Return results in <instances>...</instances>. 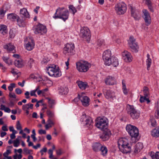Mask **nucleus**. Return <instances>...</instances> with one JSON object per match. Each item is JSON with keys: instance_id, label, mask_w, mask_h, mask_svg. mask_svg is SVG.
Masks as SVG:
<instances>
[{"instance_id": "1", "label": "nucleus", "mask_w": 159, "mask_h": 159, "mask_svg": "<svg viewBox=\"0 0 159 159\" xmlns=\"http://www.w3.org/2000/svg\"><path fill=\"white\" fill-rule=\"evenodd\" d=\"M69 16V12L64 7H59L56 10L53 18L55 19H61L65 21L68 19Z\"/></svg>"}, {"instance_id": "2", "label": "nucleus", "mask_w": 159, "mask_h": 159, "mask_svg": "<svg viewBox=\"0 0 159 159\" xmlns=\"http://www.w3.org/2000/svg\"><path fill=\"white\" fill-rule=\"evenodd\" d=\"M91 64L85 61H80L76 63V69L80 72H87L91 67Z\"/></svg>"}, {"instance_id": "3", "label": "nucleus", "mask_w": 159, "mask_h": 159, "mask_svg": "<svg viewBox=\"0 0 159 159\" xmlns=\"http://www.w3.org/2000/svg\"><path fill=\"white\" fill-rule=\"evenodd\" d=\"M47 69L48 74L51 76L57 77L61 75V72L56 65H50L47 67Z\"/></svg>"}, {"instance_id": "4", "label": "nucleus", "mask_w": 159, "mask_h": 159, "mask_svg": "<svg viewBox=\"0 0 159 159\" xmlns=\"http://www.w3.org/2000/svg\"><path fill=\"white\" fill-rule=\"evenodd\" d=\"M96 126L98 128L102 130L107 129V119L105 117H99L97 118Z\"/></svg>"}, {"instance_id": "5", "label": "nucleus", "mask_w": 159, "mask_h": 159, "mask_svg": "<svg viewBox=\"0 0 159 159\" xmlns=\"http://www.w3.org/2000/svg\"><path fill=\"white\" fill-rule=\"evenodd\" d=\"M80 36L83 39L89 42L91 37V34L90 30L87 27H83L80 30Z\"/></svg>"}, {"instance_id": "6", "label": "nucleus", "mask_w": 159, "mask_h": 159, "mask_svg": "<svg viewBox=\"0 0 159 159\" xmlns=\"http://www.w3.org/2000/svg\"><path fill=\"white\" fill-rule=\"evenodd\" d=\"M127 8L126 4L123 2L116 4L115 7L116 12L119 15L124 14L126 11Z\"/></svg>"}, {"instance_id": "7", "label": "nucleus", "mask_w": 159, "mask_h": 159, "mask_svg": "<svg viewBox=\"0 0 159 159\" xmlns=\"http://www.w3.org/2000/svg\"><path fill=\"white\" fill-rule=\"evenodd\" d=\"M80 121L83 122L85 127L88 129H91L92 127L93 122L91 118L88 116H87L85 114H83Z\"/></svg>"}, {"instance_id": "8", "label": "nucleus", "mask_w": 159, "mask_h": 159, "mask_svg": "<svg viewBox=\"0 0 159 159\" xmlns=\"http://www.w3.org/2000/svg\"><path fill=\"white\" fill-rule=\"evenodd\" d=\"M127 112L133 119H137L140 116V113L135 109L133 106L128 105Z\"/></svg>"}, {"instance_id": "9", "label": "nucleus", "mask_w": 159, "mask_h": 159, "mask_svg": "<svg viewBox=\"0 0 159 159\" xmlns=\"http://www.w3.org/2000/svg\"><path fill=\"white\" fill-rule=\"evenodd\" d=\"M111 51L109 50H106L104 51L102 54V58L106 65L109 66L111 65Z\"/></svg>"}, {"instance_id": "10", "label": "nucleus", "mask_w": 159, "mask_h": 159, "mask_svg": "<svg viewBox=\"0 0 159 159\" xmlns=\"http://www.w3.org/2000/svg\"><path fill=\"white\" fill-rule=\"evenodd\" d=\"M34 32L36 34L42 35L46 33L47 29L46 26L39 24L34 27Z\"/></svg>"}, {"instance_id": "11", "label": "nucleus", "mask_w": 159, "mask_h": 159, "mask_svg": "<svg viewBox=\"0 0 159 159\" xmlns=\"http://www.w3.org/2000/svg\"><path fill=\"white\" fill-rule=\"evenodd\" d=\"M75 48L73 43H68L66 44L64 48V53L65 54L71 55L73 54Z\"/></svg>"}, {"instance_id": "12", "label": "nucleus", "mask_w": 159, "mask_h": 159, "mask_svg": "<svg viewBox=\"0 0 159 159\" xmlns=\"http://www.w3.org/2000/svg\"><path fill=\"white\" fill-rule=\"evenodd\" d=\"M128 44L133 52H137L139 48L137 44L135 42V39L132 37H130L128 41Z\"/></svg>"}, {"instance_id": "13", "label": "nucleus", "mask_w": 159, "mask_h": 159, "mask_svg": "<svg viewBox=\"0 0 159 159\" xmlns=\"http://www.w3.org/2000/svg\"><path fill=\"white\" fill-rule=\"evenodd\" d=\"M142 11L143 14V17L146 23V25H148L151 22V18L150 14L148 11L146 9H143Z\"/></svg>"}, {"instance_id": "14", "label": "nucleus", "mask_w": 159, "mask_h": 159, "mask_svg": "<svg viewBox=\"0 0 159 159\" xmlns=\"http://www.w3.org/2000/svg\"><path fill=\"white\" fill-rule=\"evenodd\" d=\"M129 9L131 11V15L135 20H138L139 19V11L136 9L135 7L130 6Z\"/></svg>"}, {"instance_id": "15", "label": "nucleus", "mask_w": 159, "mask_h": 159, "mask_svg": "<svg viewBox=\"0 0 159 159\" xmlns=\"http://www.w3.org/2000/svg\"><path fill=\"white\" fill-rule=\"evenodd\" d=\"M103 133L100 135V138L103 141H106L108 140L111 134V131L108 129L103 130Z\"/></svg>"}, {"instance_id": "16", "label": "nucleus", "mask_w": 159, "mask_h": 159, "mask_svg": "<svg viewBox=\"0 0 159 159\" xmlns=\"http://www.w3.org/2000/svg\"><path fill=\"white\" fill-rule=\"evenodd\" d=\"M123 57L127 62H130L132 60V56L131 53L127 51H124L122 53Z\"/></svg>"}, {"instance_id": "17", "label": "nucleus", "mask_w": 159, "mask_h": 159, "mask_svg": "<svg viewBox=\"0 0 159 159\" xmlns=\"http://www.w3.org/2000/svg\"><path fill=\"white\" fill-rule=\"evenodd\" d=\"M105 82L107 85H113L116 84V81L114 77L111 76H108L105 78Z\"/></svg>"}, {"instance_id": "18", "label": "nucleus", "mask_w": 159, "mask_h": 159, "mask_svg": "<svg viewBox=\"0 0 159 159\" xmlns=\"http://www.w3.org/2000/svg\"><path fill=\"white\" fill-rule=\"evenodd\" d=\"M103 93L105 97L108 99H113L115 97L114 93L110 90H107L105 91L104 90H103Z\"/></svg>"}, {"instance_id": "19", "label": "nucleus", "mask_w": 159, "mask_h": 159, "mask_svg": "<svg viewBox=\"0 0 159 159\" xmlns=\"http://www.w3.org/2000/svg\"><path fill=\"white\" fill-rule=\"evenodd\" d=\"M118 143L119 147L129 145L128 140L125 138H121L119 139Z\"/></svg>"}, {"instance_id": "20", "label": "nucleus", "mask_w": 159, "mask_h": 159, "mask_svg": "<svg viewBox=\"0 0 159 159\" xmlns=\"http://www.w3.org/2000/svg\"><path fill=\"white\" fill-rule=\"evenodd\" d=\"M80 98L81 101L84 106L87 107L89 105L90 99L88 97L82 95Z\"/></svg>"}, {"instance_id": "21", "label": "nucleus", "mask_w": 159, "mask_h": 159, "mask_svg": "<svg viewBox=\"0 0 159 159\" xmlns=\"http://www.w3.org/2000/svg\"><path fill=\"white\" fill-rule=\"evenodd\" d=\"M120 151L123 153H127L130 152L131 147L128 145L126 146L119 147Z\"/></svg>"}, {"instance_id": "22", "label": "nucleus", "mask_w": 159, "mask_h": 159, "mask_svg": "<svg viewBox=\"0 0 159 159\" xmlns=\"http://www.w3.org/2000/svg\"><path fill=\"white\" fill-rule=\"evenodd\" d=\"M34 46V43L33 40L31 39L26 44L25 47L26 49L29 51H31L32 50Z\"/></svg>"}, {"instance_id": "23", "label": "nucleus", "mask_w": 159, "mask_h": 159, "mask_svg": "<svg viewBox=\"0 0 159 159\" xmlns=\"http://www.w3.org/2000/svg\"><path fill=\"white\" fill-rule=\"evenodd\" d=\"M143 148V144L142 143H138L135 145L134 147V152L138 153L140 152Z\"/></svg>"}, {"instance_id": "24", "label": "nucleus", "mask_w": 159, "mask_h": 159, "mask_svg": "<svg viewBox=\"0 0 159 159\" xmlns=\"http://www.w3.org/2000/svg\"><path fill=\"white\" fill-rule=\"evenodd\" d=\"M4 49H7L9 52L13 51V53L15 52V47L11 43H10L5 45L4 46Z\"/></svg>"}, {"instance_id": "25", "label": "nucleus", "mask_w": 159, "mask_h": 159, "mask_svg": "<svg viewBox=\"0 0 159 159\" xmlns=\"http://www.w3.org/2000/svg\"><path fill=\"white\" fill-rule=\"evenodd\" d=\"M14 64L18 68L23 67L24 65V62L21 59H17L14 61Z\"/></svg>"}, {"instance_id": "26", "label": "nucleus", "mask_w": 159, "mask_h": 159, "mask_svg": "<svg viewBox=\"0 0 159 159\" xmlns=\"http://www.w3.org/2000/svg\"><path fill=\"white\" fill-rule=\"evenodd\" d=\"M134 129L129 134L132 137L137 138L139 135L138 129L136 127H134Z\"/></svg>"}, {"instance_id": "27", "label": "nucleus", "mask_w": 159, "mask_h": 159, "mask_svg": "<svg viewBox=\"0 0 159 159\" xmlns=\"http://www.w3.org/2000/svg\"><path fill=\"white\" fill-rule=\"evenodd\" d=\"M77 83L79 87L81 89H84L88 87L87 83L86 82L79 81H77Z\"/></svg>"}, {"instance_id": "28", "label": "nucleus", "mask_w": 159, "mask_h": 159, "mask_svg": "<svg viewBox=\"0 0 159 159\" xmlns=\"http://www.w3.org/2000/svg\"><path fill=\"white\" fill-rule=\"evenodd\" d=\"M7 33V27L3 25H0V34L5 35Z\"/></svg>"}, {"instance_id": "29", "label": "nucleus", "mask_w": 159, "mask_h": 159, "mask_svg": "<svg viewBox=\"0 0 159 159\" xmlns=\"http://www.w3.org/2000/svg\"><path fill=\"white\" fill-rule=\"evenodd\" d=\"M152 136L154 137H159V127H156L152 129L151 132Z\"/></svg>"}, {"instance_id": "30", "label": "nucleus", "mask_w": 159, "mask_h": 159, "mask_svg": "<svg viewBox=\"0 0 159 159\" xmlns=\"http://www.w3.org/2000/svg\"><path fill=\"white\" fill-rule=\"evenodd\" d=\"M102 145L99 143H94L92 146L93 149L95 152L100 151Z\"/></svg>"}, {"instance_id": "31", "label": "nucleus", "mask_w": 159, "mask_h": 159, "mask_svg": "<svg viewBox=\"0 0 159 159\" xmlns=\"http://www.w3.org/2000/svg\"><path fill=\"white\" fill-rule=\"evenodd\" d=\"M69 92L68 88L66 87H62L59 90V93L61 95H66Z\"/></svg>"}, {"instance_id": "32", "label": "nucleus", "mask_w": 159, "mask_h": 159, "mask_svg": "<svg viewBox=\"0 0 159 159\" xmlns=\"http://www.w3.org/2000/svg\"><path fill=\"white\" fill-rule=\"evenodd\" d=\"M33 104L30 103L23 105L22 106V109L23 111L29 110L30 109L33 108Z\"/></svg>"}, {"instance_id": "33", "label": "nucleus", "mask_w": 159, "mask_h": 159, "mask_svg": "<svg viewBox=\"0 0 159 159\" xmlns=\"http://www.w3.org/2000/svg\"><path fill=\"white\" fill-rule=\"evenodd\" d=\"M20 12V14L25 17L29 18L30 16L28 12L27 11V9L25 8L21 9Z\"/></svg>"}, {"instance_id": "34", "label": "nucleus", "mask_w": 159, "mask_h": 159, "mask_svg": "<svg viewBox=\"0 0 159 159\" xmlns=\"http://www.w3.org/2000/svg\"><path fill=\"white\" fill-rule=\"evenodd\" d=\"M18 16L14 13H10L7 15V18L12 21H16Z\"/></svg>"}, {"instance_id": "35", "label": "nucleus", "mask_w": 159, "mask_h": 159, "mask_svg": "<svg viewBox=\"0 0 159 159\" xmlns=\"http://www.w3.org/2000/svg\"><path fill=\"white\" fill-rule=\"evenodd\" d=\"M54 122L50 118H49L47 121V124L45 125L46 129H48L49 128L51 127L54 125Z\"/></svg>"}, {"instance_id": "36", "label": "nucleus", "mask_w": 159, "mask_h": 159, "mask_svg": "<svg viewBox=\"0 0 159 159\" xmlns=\"http://www.w3.org/2000/svg\"><path fill=\"white\" fill-rule=\"evenodd\" d=\"M111 64L114 67H116L119 65V62L118 59L116 57H112Z\"/></svg>"}, {"instance_id": "37", "label": "nucleus", "mask_w": 159, "mask_h": 159, "mask_svg": "<svg viewBox=\"0 0 159 159\" xmlns=\"http://www.w3.org/2000/svg\"><path fill=\"white\" fill-rule=\"evenodd\" d=\"M147 59L146 60V64L147 65V69L148 70H149V68L150 67L151 63L152 60L150 58V55L149 54H147Z\"/></svg>"}, {"instance_id": "38", "label": "nucleus", "mask_w": 159, "mask_h": 159, "mask_svg": "<svg viewBox=\"0 0 159 159\" xmlns=\"http://www.w3.org/2000/svg\"><path fill=\"white\" fill-rule=\"evenodd\" d=\"M122 89L124 94L126 95L128 94L127 90L126 88L125 81L124 80L122 81Z\"/></svg>"}, {"instance_id": "39", "label": "nucleus", "mask_w": 159, "mask_h": 159, "mask_svg": "<svg viewBox=\"0 0 159 159\" xmlns=\"http://www.w3.org/2000/svg\"><path fill=\"white\" fill-rule=\"evenodd\" d=\"M140 98L139 100L140 102L142 103L145 101H147V103H148L150 102V101L148 97L145 96H143L141 95H140Z\"/></svg>"}, {"instance_id": "40", "label": "nucleus", "mask_w": 159, "mask_h": 159, "mask_svg": "<svg viewBox=\"0 0 159 159\" xmlns=\"http://www.w3.org/2000/svg\"><path fill=\"white\" fill-rule=\"evenodd\" d=\"M48 102V106L50 108H52L53 106L55 104V102L54 100L51 99L49 98H47Z\"/></svg>"}, {"instance_id": "41", "label": "nucleus", "mask_w": 159, "mask_h": 159, "mask_svg": "<svg viewBox=\"0 0 159 159\" xmlns=\"http://www.w3.org/2000/svg\"><path fill=\"white\" fill-rule=\"evenodd\" d=\"M101 151V153L103 156H105L107 154V149L105 146H102L100 150Z\"/></svg>"}, {"instance_id": "42", "label": "nucleus", "mask_w": 159, "mask_h": 159, "mask_svg": "<svg viewBox=\"0 0 159 159\" xmlns=\"http://www.w3.org/2000/svg\"><path fill=\"white\" fill-rule=\"evenodd\" d=\"M134 127H136L131 125H127L126 127V131L129 134L130 133V132L133 130V129H134Z\"/></svg>"}, {"instance_id": "43", "label": "nucleus", "mask_w": 159, "mask_h": 159, "mask_svg": "<svg viewBox=\"0 0 159 159\" xmlns=\"http://www.w3.org/2000/svg\"><path fill=\"white\" fill-rule=\"evenodd\" d=\"M143 92L144 96L148 97L149 95V89L146 86H144L143 88Z\"/></svg>"}, {"instance_id": "44", "label": "nucleus", "mask_w": 159, "mask_h": 159, "mask_svg": "<svg viewBox=\"0 0 159 159\" xmlns=\"http://www.w3.org/2000/svg\"><path fill=\"white\" fill-rule=\"evenodd\" d=\"M150 156L152 159H159V152H156L155 154L152 152Z\"/></svg>"}, {"instance_id": "45", "label": "nucleus", "mask_w": 159, "mask_h": 159, "mask_svg": "<svg viewBox=\"0 0 159 159\" xmlns=\"http://www.w3.org/2000/svg\"><path fill=\"white\" fill-rule=\"evenodd\" d=\"M17 21L18 25L20 26H23L24 25V22L22 20L20 19L18 16L16 20Z\"/></svg>"}, {"instance_id": "46", "label": "nucleus", "mask_w": 159, "mask_h": 159, "mask_svg": "<svg viewBox=\"0 0 159 159\" xmlns=\"http://www.w3.org/2000/svg\"><path fill=\"white\" fill-rule=\"evenodd\" d=\"M46 113L47 116L50 118L53 117L54 116L53 112L50 110H48L46 111Z\"/></svg>"}, {"instance_id": "47", "label": "nucleus", "mask_w": 159, "mask_h": 159, "mask_svg": "<svg viewBox=\"0 0 159 159\" xmlns=\"http://www.w3.org/2000/svg\"><path fill=\"white\" fill-rule=\"evenodd\" d=\"M10 37V38H13L16 35V31L15 30H11L9 31Z\"/></svg>"}, {"instance_id": "48", "label": "nucleus", "mask_w": 159, "mask_h": 159, "mask_svg": "<svg viewBox=\"0 0 159 159\" xmlns=\"http://www.w3.org/2000/svg\"><path fill=\"white\" fill-rule=\"evenodd\" d=\"M48 90V88H46L42 90H39L37 91V94L38 95H40L41 94H44L45 92L47 91Z\"/></svg>"}, {"instance_id": "49", "label": "nucleus", "mask_w": 159, "mask_h": 159, "mask_svg": "<svg viewBox=\"0 0 159 159\" xmlns=\"http://www.w3.org/2000/svg\"><path fill=\"white\" fill-rule=\"evenodd\" d=\"M15 87L16 84L14 83H12L10 84V85L8 87V89L10 92H11L13 90V89Z\"/></svg>"}, {"instance_id": "50", "label": "nucleus", "mask_w": 159, "mask_h": 159, "mask_svg": "<svg viewBox=\"0 0 159 159\" xmlns=\"http://www.w3.org/2000/svg\"><path fill=\"white\" fill-rule=\"evenodd\" d=\"M157 109L155 114V117L157 118H159V103H157Z\"/></svg>"}, {"instance_id": "51", "label": "nucleus", "mask_w": 159, "mask_h": 159, "mask_svg": "<svg viewBox=\"0 0 159 159\" xmlns=\"http://www.w3.org/2000/svg\"><path fill=\"white\" fill-rule=\"evenodd\" d=\"M69 9L71 10L72 11L73 15L75 14V13L77 12V10L76 8L74 7L72 5H70L69 6Z\"/></svg>"}, {"instance_id": "52", "label": "nucleus", "mask_w": 159, "mask_h": 159, "mask_svg": "<svg viewBox=\"0 0 159 159\" xmlns=\"http://www.w3.org/2000/svg\"><path fill=\"white\" fill-rule=\"evenodd\" d=\"M19 139L16 138L13 142L14 146L15 147H18L19 145Z\"/></svg>"}, {"instance_id": "53", "label": "nucleus", "mask_w": 159, "mask_h": 159, "mask_svg": "<svg viewBox=\"0 0 159 159\" xmlns=\"http://www.w3.org/2000/svg\"><path fill=\"white\" fill-rule=\"evenodd\" d=\"M82 95H80L79 94H78V95L77 97L75 98H74V99L73 100V102H74L75 103H77L80 100L81 101V97Z\"/></svg>"}, {"instance_id": "54", "label": "nucleus", "mask_w": 159, "mask_h": 159, "mask_svg": "<svg viewBox=\"0 0 159 159\" xmlns=\"http://www.w3.org/2000/svg\"><path fill=\"white\" fill-rule=\"evenodd\" d=\"M104 41L103 39H98L97 41V44L99 46L104 44Z\"/></svg>"}, {"instance_id": "55", "label": "nucleus", "mask_w": 159, "mask_h": 159, "mask_svg": "<svg viewBox=\"0 0 159 159\" xmlns=\"http://www.w3.org/2000/svg\"><path fill=\"white\" fill-rule=\"evenodd\" d=\"M151 125L153 127H155L156 125V122L154 119H152L150 120Z\"/></svg>"}, {"instance_id": "56", "label": "nucleus", "mask_w": 159, "mask_h": 159, "mask_svg": "<svg viewBox=\"0 0 159 159\" xmlns=\"http://www.w3.org/2000/svg\"><path fill=\"white\" fill-rule=\"evenodd\" d=\"M11 153V150H7L4 153L3 155L4 157H7Z\"/></svg>"}, {"instance_id": "57", "label": "nucleus", "mask_w": 159, "mask_h": 159, "mask_svg": "<svg viewBox=\"0 0 159 159\" xmlns=\"http://www.w3.org/2000/svg\"><path fill=\"white\" fill-rule=\"evenodd\" d=\"M16 128L17 130H20L22 129L21 126L19 121H18L17 122L16 124Z\"/></svg>"}, {"instance_id": "58", "label": "nucleus", "mask_w": 159, "mask_h": 159, "mask_svg": "<svg viewBox=\"0 0 159 159\" xmlns=\"http://www.w3.org/2000/svg\"><path fill=\"white\" fill-rule=\"evenodd\" d=\"M34 63V60L33 59L30 58L28 62V64L30 67L32 66Z\"/></svg>"}, {"instance_id": "59", "label": "nucleus", "mask_w": 159, "mask_h": 159, "mask_svg": "<svg viewBox=\"0 0 159 159\" xmlns=\"http://www.w3.org/2000/svg\"><path fill=\"white\" fill-rule=\"evenodd\" d=\"M9 97L11 98H16V95L14 93H9Z\"/></svg>"}, {"instance_id": "60", "label": "nucleus", "mask_w": 159, "mask_h": 159, "mask_svg": "<svg viewBox=\"0 0 159 159\" xmlns=\"http://www.w3.org/2000/svg\"><path fill=\"white\" fill-rule=\"evenodd\" d=\"M24 151L26 154H30L32 152V151L28 149L27 148H25L24 149Z\"/></svg>"}, {"instance_id": "61", "label": "nucleus", "mask_w": 159, "mask_h": 159, "mask_svg": "<svg viewBox=\"0 0 159 159\" xmlns=\"http://www.w3.org/2000/svg\"><path fill=\"white\" fill-rule=\"evenodd\" d=\"M3 61L5 62H6L7 64H8L9 65V63H11V61L10 60H8V59L7 58L4 57H3Z\"/></svg>"}, {"instance_id": "62", "label": "nucleus", "mask_w": 159, "mask_h": 159, "mask_svg": "<svg viewBox=\"0 0 159 159\" xmlns=\"http://www.w3.org/2000/svg\"><path fill=\"white\" fill-rule=\"evenodd\" d=\"M6 12V11H4L2 9H1L0 11V15L2 17H3L4 16V14Z\"/></svg>"}, {"instance_id": "63", "label": "nucleus", "mask_w": 159, "mask_h": 159, "mask_svg": "<svg viewBox=\"0 0 159 159\" xmlns=\"http://www.w3.org/2000/svg\"><path fill=\"white\" fill-rule=\"evenodd\" d=\"M37 92L35 90H32L30 91V94L31 96H34L35 97L37 96V95L35 94L36 92Z\"/></svg>"}, {"instance_id": "64", "label": "nucleus", "mask_w": 159, "mask_h": 159, "mask_svg": "<svg viewBox=\"0 0 159 159\" xmlns=\"http://www.w3.org/2000/svg\"><path fill=\"white\" fill-rule=\"evenodd\" d=\"M15 92L18 94H21L22 93V90L19 88H16L15 89Z\"/></svg>"}]
</instances>
